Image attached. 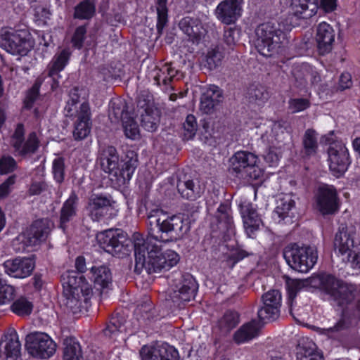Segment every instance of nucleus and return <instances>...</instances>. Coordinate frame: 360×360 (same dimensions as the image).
Segmentation results:
<instances>
[{
	"label": "nucleus",
	"instance_id": "20e7f679",
	"mask_svg": "<svg viewBox=\"0 0 360 360\" xmlns=\"http://www.w3.org/2000/svg\"><path fill=\"white\" fill-rule=\"evenodd\" d=\"M99 161L102 169L109 174L112 180L115 178L119 186L130 181L137 167L136 159L120 160L116 149L112 146H108L101 150Z\"/></svg>",
	"mask_w": 360,
	"mask_h": 360
},
{
	"label": "nucleus",
	"instance_id": "4468645a",
	"mask_svg": "<svg viewBox=\"0 0 360 360\" xmlns=\"http://www.w3.org/2000/svg\"><path fill=\"white\" fill-rule=\"evenodd\" d=\"M329 169L336 177L342 176L351 163L348 149L341 141L330 143L328 149Z\"/></svg>",
	"mask_w": 360,
	"mask_h": 360
},
{
	"label": "nucleus",
	"instance_id": "f704fd0d",
	"mask_svg": "<svg viewBox=\"0 0 360 360\" xmlns=\"http://www.w3.org/2000/svg\"><path fill=\"white\" fill-rule=\"evenodd\" d=\"M63 345V360H84L81 345L75 338H66Z\"/></svg>",
	"mask_w": 360,
	"mask_h": 360
},
{
	"label": "nucleus",
	"instance_id": "393cba45",
	"mask_svg": "<svg viewBox=\"0 0 360 360\" xmlns=\"http://www.w3.org/2000/svg\"><path fill=\"white\" fill-rule=\"evenodd\" d=\"M335 37V30L328 23L322 22L318 25L315 39L321 55H326L332 51Z\"/></svg>",
	"mask_w": 360,
	"mask_h": 360
},
{
	"label": "nucleus",
	"instance_id": "6e6552de",
	"mask_svg": "<svg viewBox=\"0 0 360 360\" xmlns=\"http://www.w3.org/2000/svg\"><path fill=\"white\" fill-rule=\"evenodd\" d=\"M283 257L291 269L300 273H307L317 262L318 251L314 246L293 243L285 248Z\"/></svg>",
	"mask_w": 360,
	"mask_h": 360
},
{
	"label": "nucleus",
	"instance_id": "b1692460",
	"mask_svg": "<svg viewBox=\"0 0 360 360\" xmlns=\"http://www.w3.org/2000/svg\"><path fill=\"white\" fill-rule=\"evenodd\" d=\"M21 345L15 330L5 334L0 342V356L5 360H20Z\"/></svg>",
	"mask_w": 360,
	"mask_h": 360
},
{
	"label": "nucleus",
	"instance_id": "de8ad7c7",
	"mask_svg": "<svg viewBox=\"0 0 360 360\" xmlns=\"http://www.w3.org/2000/svg\"><path fill=\"white\" fill-rule=\"evenodd\" d=\"M52 171L55 181L61 184L65 177V163L62 158H56L52 164Z\"/></svg>",
	"mask_w": 360,
	"mask_h": 360
},
{
	"label": "nucleus",
	"instance_id": "0eeeda50",
	"mask_svg": "<svg viewBox=\"0 0 360 360\" xmlns=\"http://www.w3.org/2000/svg\"><path fill=\"white\" fill-rule=\"evenodd\" d=\"M198 288V283L191 274L176 273L169 279L166 300L180 307L181 304L195 297Z\"/></svg>",
	"mask_w": 360,
	"mask_h": 360
},
{
	"label": "nucleus",
	"instance_id": "bb28decb",
	"mask_svg": "<svg viewBox=\"0 0 360 360\" xmlns=\"http://www.w3.org/2000/svg\"><path fill=\"white\" fill-rule=\"evenodd\" d=\"M179 27L193 41L200 39L207 32L202 19L199 18L185 17L180 21Z\"/></svg>",
	"mask_w": 360,
	"mask_h": 360
},
{
	"label": "nucleus",
	"instance_id": "49530a36",
	"mask_svg": "<svg viewBox=\"0 0 360 360\" xmlns=\"http://www.w3.org/2000/svg\"><path fill=\"white\" fill-rule=\"evenodd\" d=\"M223 56L216 49L209 51L206 55L205 65L209 70H214L221 65Z\"/></svg>",
	"mask_w": 360,
	"mask_h": 360
},
{
	"label": "nucleus",
	"instance_id": "3c124183",
	"mask_svg": "<svg viewBox=\"0 0 360 360\" xmlns=\"http://www.w3.org/2000/svg\"><path fill=\"white\" fill-rule=\"evenodd\" d=\"M17 168L15 160L10 155H4L0 158V174H7Z\"/></svg>",
	"mask_w": 360,
	"mask_h": 360
},
{
	"label": "nucleus",
	"instance_id": "a18cd8bd",
	"mask_svg": "<svg viewBox=\"0 0 360 360\" xmlns=\"http://www.w3.org/2000/svg\"><path fill=\"white\" fill-rule=\"evenodd\" d=\"M184 136L186 139H192L197 131L198 124L194 115H188L183 124Z\"/></svg>",
	"mask_w": 360,
	"mask_h": 360
},
{
	"label": "nucleus",
	"instance_id": "e433bc0d",
	"mask_svg": "<svg viewBox=\"0 0 360 360\" xmlns=\"http://www.w3.org/2000/svg\"><path fill=\"white\" fill-rule=\"evenodd\" d=\"M285 129L278 122H271L267 127L266 130L261 135L263 142L274 144L284 139Z\"/></svg>",
	"mask_w": 360,
	"mask_h": 360
},
{
	"label": "nucleus",
	"instance_id": "2f4dec72",
	"mask_svg": "<svg viewBox=\"0 0 360 360\" xmlns=\"http://www.w3.org/2000/svg\"><path fill=\"white\" fill-rule=\"evenodd\" d=\"M259 326L255 321L241 326L234 333L233 340L237 344H243L252 340L259 335Z\"/></svg>",
	"mask_w": 360,
	"mask_h": 360
},
{
	"label": "nucleus",
	"instance_id": "58836bf2",
	"mask_svg": "<svg viewBox=\"0 0 360 360\" xmlns=\"http://www.w3.org/2000/svg\"><path fill=\"white\" fill-rule=\"evenodd\" d=\"M10 306L11 311L20 316L30 315L33 309V303L27 297L20 296L12 301Z\"/></svg>",
	"mask_w": 360,
	"mask_h": 360
},
{
	"label": "nucleus",
	"instance_id": "4be33fe9",
	"mask_svg": "<svg viewBox=\"0 0 360 360\" xmlns=\"http://www.w3.org/2000/svg\"><path fill=\"white\" fill-rule=\"evenodd\" d=\"M3 267L8 276L15 278H25L32 274L35 267V262L31 257H17L5 261Z\"/></svg>",
	"mask_w": 360,
	"mask_h": 360
},
{
	"label": "nucleus",
	"instance_id": "2eb2a0df",
	"mask_svg": "<svg viewBox=\"0 0 360 360\" xmlns=\"http://www.w3.org/2000/svg\"><path fill=\"white\" fill-rule=\"evenodd\" d=\"M137 107L142 127L148 131H155L160 123V113L153 108L150 95L141 94L138 98Z\"/></svg>",
	"mask_w": 360,
	"mask_h": 360
},
{
	"label": "nucleus",
	"instance_id": "4d7b16f0",
	"mask_svg": "<svg viewBox=\"0 0 360 360\" xmlns=\"http://www.w3.org/2000/svg\"><path fill=\"white\" fill-rule=\"evenodd\" d=\"M286 285L290 297H294L297 292L304 287V282L298 279H289L286 282Z\"/></svg>",
	"mask_w": 360,
	"mask_h": 360
},
{
	"label": "nucleus",
	"instance_id": "c9c22d12",
	"mask_svg": "<svg viewBox=\"0 0 360 360\" xmlns=\"http://www.w3.org/2000/svg\"><path fill=\"white\" fill-rule=\"evenodd\" d=\"M295 205V202L292 196L290 194H285L278 198L274 212L281 220H284L288 217H292V210Z\"/></svg>",
	"mask_w": 360,
	"mask_h": 360
},
{
	"label": "nucleus",
	"instance_id": "473e14b6",
	"mask_svg": "<svg viewBox=\"0 0 360 360\" xmlns=\"http://www.w3.org/2000/svg\"><path fill=\"white\" fill-rule=\"evenodd\" d=\"M78 198L72 193L63 203L60 210V227L65 231V224L71 221L77 214Z\"/></svg>",
	"mask_w": 360,
	"mask_h": 360
},
{
	"label": "nucleus",
	"instance_id": "a211bd4d",
	"mask_svg": "<svg viewBox=\"0 0 360 360\" xmlns=\"http://www.w3.org/2000/svg\"><path fill=\"white\" fill-rule=\"evenodd\" d=\"M109 116H114L115 120L121 119L125 136L135 140L139 137V128L134 118L129 115L124 102L118 101L112 102L110 105Z\"/></svg>",
	"mask_w": 360,
	"mask_h": 360
},
{
	"label": "nucleus",
	"instance_id": "ddd939ff",
	"mask_svg": "<svg viewBox=\"0 0 360 360\" xmlns=\"http://www.w3.org/2000/svg\"><path fill=\"white\" fill-rule=\"evenodd\" d=\"M25 340L27 350L32 356L47 359L56 352V343L44 333H32L27 335Z\"/></svg>",
	"mask_w": 360,
	"mask_h": 360
},
{
	"label": "nucleus",
	"instance_id": "680f3d73",
	"mask_svg": "<svg viewBox=\"0 0 360 360\" xmlns=\"http://www.w3.org/2000/svg\"><path fill=\"white\" fill-rule=\"evenodd\" d=\"M238 39V32L234 28H229L224 31V40L229 46H233Z\"/></svg>",
	"mask_w": 360,
	"mask_h": 360
},
{
	"label": "nucleus",
	"instance_id": "6ab92c4d",
	"mask_svg": "<svg viewBox=\"0 0 360 360\" xmlns=\"http://www.w3.org/2000/svg\"><path fill=\"white\" fill-rule=\"evenodd\" d=\"M244 0H223L216 7L214 15L225 25L235 23L242 15Z\"/></svg>",
	"mask_w": 360,
	"mask_h": 360
},
{
	"label": "nucleus",
	"instance_id": "f03ea898",
	"mask_svg": "<svg viewBox=\"0 0 360 360\" xmlns=\"http://www.w3.org/2000/svg\"><path fill=\"white\" fill-rule=\"evenodd\" d=\"M75 267L78 272L68 271L62 275L64 295L66 297V305L74 313L80 311L92 294L91 285L79 274L86 269V262L83 257L75 260Z\"/></svg>",
	"mask_w": 360,
	"mask_h": 360
},
{
	"label": "nucleus",
	"instance_id": "bf43d9fd",
	"mask_svg": "<svg viewBox=\"0 0 360 360\" xmlns=\"http://www.w3.org/2000/svg\"><path fill=\"white\" fill-rule=\"evenodd\" d=\"M344 262H348L353 269L360 271V244Z\"/></svg>",
	"mask_w": 360,
	"mask_h": 360
},
{
	"label": "nucleus",
	"instance_id": "aec40b11",
	"mask_svg": "<svg viewBox=\"0 0 360 360\" xmlns=\"http://www.w3.org/2000/svg\"><path fill=\"white\" fill-rule=\"evenodd\" d=\"M96 240L100 247L105 252L117 255L124 248V243L127 240V238L120 230L109 229L98 233Z\"/></svg>",
	"mask_w": 360,
	"mask_h": 360
},
{
	"label": "nucleus",
	"instance_id": "c03bdc74",
	"mask_svg": "<svg viewBox=\"0 0 360 360\" xmlns=\"http://www.w3.org/2000/svg\"><path fill=\"white\" fill-rule=\"evenodd\" d=\"M315 347L314 343H310L307 348L300 347L297 352V360H322V356L316 352Z\"/></svg>",
	"mask_w": 360,
	"mask_h": 360
},
{
	"label": "nucleus",
	"instance_id": "dca6fc26",
	"mask_svg": "<svg viewBox=\"0 0 360 360\" xmlns=\"http://www.w3.org/2000/svg\"><path fill=\"white\" fill-rule=\"evenodd\" d=\"M262 306L258 310V316L263 321L276 320L280 314L282 296L278 290L271 289L262 297Z\"/></svg>",
	"mask_w": 360,
	"mask_h": 360
},
{
	"label": "nucleus",
	"instance_id": "09e8293b",
	"mask_svg": "<svg viewBox=\"0 0 360 360\" xmlns=\"http://www.w3.org/2000/svg\"><path fill=\"white\" fill-rule=\"evenodd\" d=\"M212 94H214L213 91H205L202 96L200 108V110L205 114L212 112L214 108L219 105L210 100V96L213 95Z\"/></svg>",
	"mask_w": 360,
	"mask_h": 360
},
{
	"label": "nucleus",
	"instance_id": "c85d7f7f",
	"mask_svg": "<svg viewBox=\"0 0 360 360\" xmlns=\"http://www.w3.org/2000/svg\"><path fill=\"white\" fill-rule=\"evenodd\" d=\"M177 190L182 198L194 200L204 193L205 185L199 179L179 181Z\"/></svg>",
	"mask_w": 360,
	"mask_h": 360
},
{
	"label": "nucleus",
	"instance_id": "a19ab883",
	"mask_svg": "<svg viewBox=\"0 0 360 360\" xmlns=\"http://www.w3.org/2000/svg\"><path fill=\"white\" fill-rule=\"evenodd\" d=\"M69 57L70 52L66 49H64L58 54H56L51 61V66L49 72V75L53 77L55 75L62 71L68 64Z\"/></svg>",
	"mask_w": 360,
	"mask_h": 360
},
{
	"label": "nucleus",
	"instance_id": "603ef678",
	"mask_svg": "<svg viewBox=\"0 0 360 360\" xmlns=\"http://www.w3.org/2000/svg\"><path fill=\"white\" fill-rule=\"evenodd\" d=\"M167 0H157L158 7H157V13H158V23L157 27L158 29L162 30L165 26L167 18V9L166 7Z\"/></svg>",
	"mask_w": 360,
	"mask_h": 360
},
{
	"label": "nucleus",
	"instance_id": "f257e3e1",
	"mask_svg": "<svg viewBox=\"0 0 360 360\" xmlns=\"http://www.w3.org/2000/svg\"><path fill=\"white\" fill-rule=\"evenodd\" d=\"M148 236L133 237L136 267H143L148 274L169 271L180 261L179 255L165 249L157 242L176 241L183 238L189 227L180 215L169 216L162 209L155 207L147 212Z\"/></svg>",
	"mask_w": 360,
	"mask_h": 360
},
{
	"label": "nucleus",
	"instance_id": "9b49d317",
	"mask_svg": "<svg viewBox=\"0 0 360 360\" xmlns=\"http://www.w3.org/2000/svg\"><path fill=\"white\" fill-rule=\"evenodd\" d=\"M40 141L36 132L33 131L25 138V128L22 124H18L11 138V146L15 156L30 157L39 148Z\"/></svg>",
	"mask_w": 360,
	"mask_h": 360
},
{
	"label": "nucleus",
	"instance_id": "338daca9",
	"mask_svg": "<svg viewBox=\"0 0 360 360\" xmlns=\"http://www.w3.org/2000/svg\"><path fill=\"white\" fill-rule=\"evenodd\" d=\"M340 87L342 89H349L352 86V76L348 72H344L340 78Z\"/></svg>",
	"mask_w": 360,
	"mask_h": 360
},
{
	"label": "nucleus",
	"instance_id": "7ed1b4c3",
	"mask_svg": "<svg viewBox=\"0 0 360 360\" xmlns=\"http://www.w3.org/2000/svg\"><path fill=\"white\" fill-rule=\"evenodd\" d=\"M310 284L319 289L333 304L345 307L349 304L356 296V287L335 276L321 273L310 278Z\"/></svg>",
	"mask_w": 360,
	"mask_h": 360
},
{
	"label": "nucleus",
	"instance_id": "c756f323",
	"mask_svg": "<svg viewBox=\"0 0 360 360\" xmlns=\"http://www.w3.org/2000/svg\"><path fill=\"white\" fill-rule=\"evenodd\" d=\"M176 70L170 64H162L155 66L149 72V77L153 79L155 84L167 85L176 75Z\"/></svg>",
	"mask_w": 360,
	"mask_h": 360
},
{
	"label": "nucleus",
	"instance_id": "a878e982",
	"mask_svg": "<svg viewBox=\"0 0 360 360\" xmlns=\"http://www.w3.org/2000/svg\"><path fill=\"white\" fill-rule=\"evenodd\" d=\"M319 0H291L289 12L300 19L313 17L319 9Z\"/></svg>",
	"mask_w": 360,
	"mask_h": 360
},
{
	"label": "nucleus",
	"instance_id": "0e129e2a",
	"mask_svg": "<svg viewBox=\"0 0 360 360\" xmlns=\"http://www.w3.org/2000/svg\"><path fill=\"white\" fill-rule=\"evenodd\" d=\"M46 188L47 185L44 181H35L31 184L29 192L31 195H39Z\"/></svg>",
	"mask_w": 360,
	"mask_h": 360
},
{
	"label": "nucleus",
	"instance_id": "79ce46f5",
	"mask_svg": "<svg viewBox=\"0 0 360 360\" xmlns=\"http://www.w3.org/2000/svg\"><path fill=\"white\" fill-rule=\"evenodd\" d=\"M238 323L239 316L238 313L232 311H228L219 320V326L224 331H229L236 327Z\"/></svg>",
	"mask_w": 360,
	"mask_h": 360
},
{
	"label": "nucleus",
	"instance_id": "13d9d810",
	"mask_svg": "<svg viewBox=\"0 0 360 360\" xmlns=\"http://www.w3.org/2000/svg\"><path fill=\"white\" fill-rule=\"evenodd\" d=\"M281 158V154L276 149L270 148L264 155V159L269 167L278 166Z\"/></svg>",
	"mask_w": 360,
	"mask_h": 360
},
{
	"label": "nucleus",
	"instance_id": "37998d69",
	"mask_svg": "<svg viewBox=\"0 0 360 360\" xmlns=\"http://www.w3.org/2000/svg\"><path fill=\"white\" fill-rule=\"evenodd\" d=\"M15 297V290L13 286L7 284L0 278V305L11 303Z\"/></svg>",
	"mask_w": 360,
	"mask_h": 360
},
{
	"label": "nucleus",
	"instance_id": "423d86ee",
	"mask_svg": "<svg viewBox=\"0 0 360 360\" xmlns=\"http://www.w3.org/2000/svg\"><path fill=\"white\" fill-rule=\"evenodd\" d=\"M64 110L67 117L77 118L74 124V138L76 140L85 139L91 131V110L87 101L79 100L78 89L75 88L70 91Z\"/></svg>",
	"mask_w": 360,
	"mask_h": 360
},
{
	"label": "nucleus",
	"instance_id": "e2e57ef3",
	"mask_svg": "<svg viewBox=\"0 0 360 360\" xmlns=\"http://www.w3.org/2000/svg\"><path fill=\"white\" fill-rule=\"evenodd\" d=\"M206 91H213L211 99L214 103L219 104L222 101L223 96L221 90L216 85H210Z\"/></svg>",
	"mask_w": 360,
	"mask_h": 360
},
{
	"label": "nucleus",
	"instance_id": "6e6d98bb",
	"mask_svg": "<svg viewBox=\"0 0 360 360\" xmlns=\"http://www.w3.org/2000/svg\"><path fill=\"white\" fill-rule=\"evenodd\" d=\"M39 87L40 85L38 83H35L28 91L24 102L26 108H31L32 107L33 103L39 96Z\"/></svg>",
	"mask_w": 360,
	"mask_h": 360
},
{
	"label": "nucleus",
	"instance_id": "39448f33",
	"mask_svg": "<svg viewBox=\"0 0 360 360\" xmlns=\"http://www.w3.org/2000/svg\"><path fill=\"white\" fill-rule=\"evenodd\" d=\"M282 25L266 22L259 25L255 30V47L258 52L266 57L279 54L287 41L286 32Z\"/></svg>",
	"mask_w": 360,
	"mask_h": 360
},
{
	"label": "nucleus",
	"instance_id": "5701e85b",
	"mask_svg": "<svg viewBox=\"0 0 360 360\" xmlns=\"http://www.w3.org/2000/svg\"><path fill=\"white\" fill-rule=\"evenodd\" d=\"M355 232L352 228L342 226L335 234L334 246L342 261L349 258L350 255L359 244L354 242Z\"/></svg>",
	"mask_w": 360,
	"mask_h": 360
},
{
	"label": "nucleus",
	"instance_id": "72a5a7b5",
	"mask_svg": "<svg viewBox=\"0 0 360 360\" xmlns=\"http://www.w3.org/2000/svg\"><path fill=\"white\" fill-rule=\"evenodd\" d=\"M91 280L96 287L101 289L107 288L111 283L112 276L110 269L105 266H93L90 270Z\"/></svg>",
	"mask_w": 360,
	"mask_h": 360
},
{
	"label": "nucleus",
	"instance_id": "5fc2aeb1",
	"mask_svg": "<svg viewBox=\"0 0 360 360\" xmlns=\"http://www.w3.org/2000/svg\"><path fill=\"white\" fill-rule=\"evenodd\" d=\"M86 33V28L85 26L78 27L72 36V42L73 46L77 49H81Z\"/></svg>",
	"mask_w": 360,
	"mask_h": 360
},
{
	"label": "nucleus",
	"instance_id": "8fccbe9b",
	"mask_svg": "<svg viewBox=\"0 0 360 360\" xmlns=\"http://www.w3.org/2000/svg\"><path fill=\"white\" fill-rule=\"evenodd\" d=\"M310 106V102L307 98H291L288 101V108L292 113L300 112L307 109Z\"/></svg>",
	"mask_w": 360,
	"mask_h": 360
},
{
	"label": "nucleus",
	"instance_id": "774afa93",
	"mask_svg": "<svg viewBox=\"0 0 360 360\" xmlns=\"http://www.w3.org/2000/svg\"><path fill=\"white\" fill-rule=\"evenodd\" d=\"M250 94L255 98V100L264 101L268 98V93L263 87H257L251 89Z\"/></svg>",
	"mask_w": 360,
	"mask_h": 360
},
{
	"label": "nucleus",
	"instance_id": "1a4fd4ad",
	"mask_svg": "<svg viewBox=\"0 0 360 360\" xmlns=\"http://www.w3.org/2000/svg\"><path fill=\"white\" fill-rule=\"evenodd\" d=\"M34 41L27 30H2L0 46L12 55L26 56L34 47Z\"/></svg>",
	"mask_w": 360,
	"mask_h": 360
},
{
	"label": "nucleus",
	"instance_id": "f3484780",
	"mask_svg": "<svg viewBox=\"0 0 360 360\" xmlns=\"http://www.w3.org/2000/svg\"><path fill=\"white\" fill-rule=\"evenodd\" d=\"M141 360H179L177 349L166 342H155L140 350Z\"/></svg>",
	"mask_w": 360,
	"mask_h": 360
},
{
	"label": "nucleus",
	"instance_id": "4c0bfd02",
	"mask_svg": "<svg viewBox=\"0 0 360 360\" xmlns=\"http://www.w3.org/2000/svg\"><path fill=\"white\" fill-rule=\"evenodd\" d=\"M96 12V6L94 0H83L79 2L74 9V18L79 20H89Z\"/></svg>",
	"mask_w": 360,
	"mask_h": 360
},
{
	"label": "nucleus",
	"instance_id": "9d476101",
	"mask_svg": "<svg viewBox=\"0 0 360 360\" xmlns=\"http://www.w3.org/2000/svg\"><path fill=\"white\" fill-rule=\"evenodd\" d=\"M51 222L46 219L35 221L29 229L19 234L12 241L13 250L16 252H22L27 248L45 240L51 231Z\"/></svg>",
	"mask_w": 360,
	"mask_h": 360
},
{
	"label": "nucleus",
	"instance_id": "cd10ccee",
	"mask_svg": "<svg viewBox=\"0 0 360 360\" xmlns=\"http://www.w3.org/2000/svg\"><path fill=\"white\" fill-rule=\"evenodd\" d=\"M241 215L246 234L249 238H255V232L259 230L262 224L261 218L251 204H247L241 207Z\"/></svg>",
	"mask_w": 360,
	"mask_h": 360
},
{
	"label": "nucleus",
	"instance_id": "ea45409f",
	"mask_svg": "<svg viewBox=\"0 0 360 360\" xmlns=\"http://www.w3.org/2000/svg\"><path fill=\"white\" fill-rule=\"evenodd\" d=\"M302 144L307 155H314L319 147L317 132L312 129H307L303 136Z\"/></svg>",
	"mask_w": 360,
	"mask_h": 360
},
{
	"label": "nucleus",
	"instance_id": "052dcab7",
	"mask_svg": "<svg viewBox=\"0 0 360 360\" xmlns=\"http://www.w3.org/2000/svg\"><path fill=\"white\" fill-rule=\"evenodd\" d=\"M15 182V176H9L0 185V199L4 198L11 192L12 186Z\"/></svg>",
	"mask_w": 360,
	"mask_h": 360
},
{
	"label": "nucleus",
	"instance_id": "864d4df0",
	"mask_svg": "<svg viewBox=\"0 0 360 360\" xmlns=\"http://www.w3.org/2000/svg\"><path fill=\"white\" fill-rule=\"evenodd\" d=\"M347 326L344 320H340L333 327L321 329V333L330 338L338 337L339 333L346 328Z\"/></svg>",
	"mask_w": 360,
	"mask_h": 360
},
{
	"label": "nucleus",
	"instance_id": "7c9ffc66",
	"mask_svg": "<svg viewBox=\"0 0 360 360\" xmlns=\"http://www.w3.org/2000/svg\"><path fill=\"white\" fill-rule=\"evenodd\" d=\"M110 206V199L103 195H94L89 200L88 209L94 221H98L103 215V210Z\"/></svg>",
	"mask_w": 360,
	"mask_h": 360
},
{
	"label": "nucleus",
	"instance_id": "69168bd1",
	"mask_svg": "<svg viewBox=\"0 0 360 360\" xmlns=\"http://www.w3.org/2000/svg\"><path fill=\"white\" fill-rule=\"evenodd\" d=\"M121 332L122 329L120 328H118L115 323H112L111 324L108 325L104 330L105 336L115 340L117 339V336Z\"/></svg>",
	"mask_w": 360,
	"mask_h": 360
},
{
	"label": "nucleus",
	"instance_id": "412c9836",
	"mask_svg": "<svg viewBox=\"0 0 360 360\" xmlns=\"http://www.w3.org/2000/svg\"><path fill=\"white\" fill-rule=\"evenodd\" d=\"M316 209L323 214H333L340 207L337 190L330 186L320 188L316 200Z\"/></svg>",
	"mask_w": 360,
	"mask_h": 360
},
{
	"label": "nucleus",
	"instance_id": "f8f14e48",
	"mask_svg": "<svg viewBox=\"0 0 360 360\" xmlns=\"http://www.w3.org/2000/svg\"><path fill=\"white\" fill-rule=\"evenodd\" d=\"M258 162L255 154L245 150L237 151L230 159V169L236 174L248 173L251 179H258L263 174L257 166Z\"/></svg>",
	"mask_w": 360,
	"mask_h": 360
}]
</instances>
